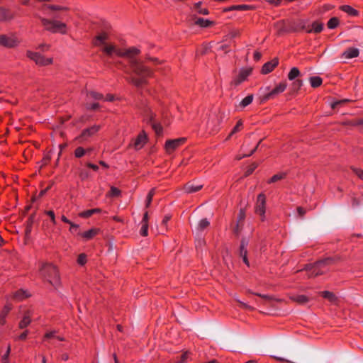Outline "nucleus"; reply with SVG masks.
<instances>
[{"mask_svg": "<svg viewBox=\"0 0 363 363\" xmlns=\"http://www.w3.org/2000/svg\"><path fill=\"white\" fill-rule=\"evenodd\" d=\"M102 99H104V96L100 93L91 91L86 94V101Z\"/></svg>", "mask_w": 363, "mask_h": 363, "instance_id": "obj_24", "label": "nucleus"}, {"mask_svg": "<svg viewBox=\"0 0 363 363\" xmlns=\"http://www.w3.org/2000/svg\"><path fill=\"white\" fill-rule=\"evenodd\" d=\"M297 212L300 216H303L306 213V210L302 207H298Z\"/></svg>", "mask_w": 363, "mask_h": 363, "instance_id": "obj_58", "label": "nucleus"}, {"mask_svg": "<svg viewBox=\"0 0 363 363\" xmlns=\"http://www.w3.org/2000/svg\"><path fill=\"white\" fill-rule=\"evenodd\" d=\"M286 174L284 172L274 174L269 181L268 183H274L285 178Z\"/></svg>", "mask_w": 363, "mask_h": 363, "instance_id": "obj_35", "label": "nucleus"}, {"mask_svg": "<svg viewBox=\"0 0 363 363\" xmlns=\"http://www.w3.org/2000/svg\"><path fill=\"white\" fill-rule=\"evenodd\" d=\"M100 129V125H94L88 128L84 129L81 135L77 138L80 142L87 140L89 138L96 134Z\"/></svg>", "mask_w": 363, "mask_h": 363, "instance_id": "obj_12", "label": "nucleus"}, {"mask_svg": "<svg viewBox=\"0 0 363 363\" xmlns=\"http://www.w3.org/2000/svg\"><path fill=\"white\" fill-rule=\"evenodd\" d=\"M186 141L185 138H179L173 140H168L164 144V149L167 153L171 154Z\"/></svg>", "mask_w": 363, "mask_h": 363, "instance_id": "obj_10", "label": "nucleus"}, {"mask_svg": "<svg viewBox=\"0 0 363 363\" xmlns=\"http://www.w3.org/2000/svg\"><path fill=\"white\" fill-rule=\"evenodd\" d=\"M265 211H266V196L264 194H259L257 198V202L255 204V212L257 215L261 217V220L263 221L265 219Z\"/></svg>", "mask_w": 363, "mask_h": 363, "instance_id": "obj_9", "label": "nucleus"}, {"mask_svg": "<svg viewBox=\"0 0 363 363\" xmlns=\"http://www.w3.org/2000/svg\"><path fill=\"white\" fill-rule=\"evenodd\" d=\"M148 233V223H141L140 233L142 236H147Z\"/></svg>", "mask_w": 363, "mask_h": 363, "instance_id": "obj_43", "label": "nucleus"}, {"mask_svg": "<svg viewBox=\"0 0 363 363\" xmlns=\"http://www.w3.org/2000/svg\"><path fill=\"white\" fill-rule=\"evenodd\" d=\"M45 214L50 217L52 223L55 225L56 223L55 213L52 211H45Z\"/></svg>", "mask_w": 363, "mask_h": 363, "instance_id": "obj_49", "label": "nucleus"}, {"mask_svg": "<svg viewBox=\"0 0 363 363\" xmlns=\"http://www.w3.org/2000/svg\"><path fill=\"white\" fill-rule=\"evenodd\" d=\"M311 86L313 88L320 86L322 84L323 80L320 77H311L310 78Z\"/></svg>", "mask_w": 363, "mask_h": 363, "instance_id": "obj_28", "label": "nucleus"}, {"mask_svg": "<svg viewBox=\"0 0 363 363\" xmlns=\"http://www.w3.org/2000/svg\"><path fill=\"white\" fill-rule=\"evenodd\" d=\"M300 74V71L297 67H293L288 74V79L291 81L294 80Z\"/></svg>", "mask_w": 363, "mask_h": 363, "instance_id": "obj_31", "label": "nucleus"}, {"mask_svg": "<svg viewBox=\"0 0 363 363\" xmlns=\"http://www.w3.org/2000/svg\"><path fill=\"white\" fill-rule=\"evenodd\" d=\"M28 335V330H25L19 336L15 337L16 340H24L27 338V336Z\"/></svg>", "mask_w": 363, "mask_h": 363, "instance_id": "obj_50", "label": "nucleus"}, {"mask_svg": "<svg viewBox=\"0 0 363 363\" xmlns=\"http://www.w3.org/2000/svg\"><path fill=\"white\" fill-rule=\"evenodd\" d=\"M87 166L92 169L94 171H97L99 169V167L96 164H92V163H88Z\"/></svg>", "mask_w": 363, "mask_h": 363, "instance_id": "obj_61", "label": "nucleus"}, {"mask_svg": "<svg viewBox=\"0 0 363 363\" xmlns=\"http://www.w3.org/2000/svg\"><path fill=\"white\" fill-rule=\"evenodd\" d=\"M313 29L310 28V24L306 21H300L292 28L294 31L305 30L308 33H319L323 29L322 23H315L313 25Z\"/></svg>", "mask_w": 363, "mask_h": 363, "instance_id": "obj_6", "label": "nucleus"}, {"mask_svg": "<svg viewBox=\"0 0 363 363\" xmlns=\"http://www.w3.org/2000/svg\"><path fill=\"white\" fill-rule=\"evenodd\" d=\"M257 168V164H252L250 169L247 171V174H250Z\"/></svg>", "mask_w": 363, "mask_h": 363, "instance_id": "obj_60", "label": "nucleus"}, {"mask_svg": "<svg viewBox=\"0 0 363 363\" xmlns=\"http://www.w3.org/2000/svg\"><path fill=\"white\" fill-rule=\"evenodd\" d=\"M41 23L45 29L52 33L65 34L67 33L66 24L58 21H51L45 18H41Z\"/></svg>", "mask_w": 363, "mask_h": 363, "instance_id": "obj_4", "label": "nucleus"}, {"mask_svg": "<svg viewBox=\"0 0 363 363\" xmlns=\"http://www.w3.org/2000/svg\"><path fill=\"white\" fill-rule=\"evenodd\" d=\"M70 225V229L69 230L71 232H74V230H77L79 228V225L77 224H74V223L71 222V223H69Z\"/></svg>", "mask_w": 363, "mask_h": 363, "instance_id": "obj_56", "label": "nucleus"}, {"mask_svg": "<svg viewBox=\"0 0 363 363\" xmlns=\"http://www.w3.org/2000/svg\"><path fill=\"white\" fill-rule=\"evenodd\" d=\"M242 125V122L241 121H239L236 125L233 128V130L231 131V133H230V135L229 137H230L231 135H233V134H235V133L240 131L241 127Z\"/></svg>", "mask_w": 363, "mask_h": 363, "instance_id": "obj_45", "label": "nucleus"}, {"mask_svg": "<svg viewBox=\"0 0 363 363\" xmlns=\"http://www.w3.org/2000/svg\"><path fill=\"white\" fill-rule=\"evenodd\" d=\"M352 172L361 179L363 180V169L359 168L353 167L352 168Z\"/></svg>", "mask_w": 363, "mask_h": 363, "instance_id": "obj_47", "label": "nucleus"}, {"mask_svg": "<svg viewBox=\"0 0 363 363\" xmlns=\"http://www.w3.org/2000/svg\"><path fill=\"white\" fill-rule=\"evenodd\" d=\"M341 10L352 16L358 15V11L349 5L342 6Z\"/></svg>", "mask_w": 363, "mask_h": 363, "instance_id": "obj_26", "label": "nucleus"}, {"mask_svg": "<svg viewBox=\"0 0 363 363\" xmlns=\"http://www.w3.org/2000/svg\"><path fill=\"white\" fill-rule=\"evenodd\" d=\"M10 353H11V345H9L6 352L1 356V363H9Z\"/></svg>", "mask_w": 363, "mask_h": 363, "instance_id": "obj_34", "label": "nucleus"}, {"mask_svg": "<svg viewBox=\"0 0 363 363\" xmlns=\"http://www.w3.org/2000/svg\"><path fill=\"white\" fill-rule=\"evenodd\" d=\"M32 315L33 312L30 310H28L26 312H25L22 320L19 322V328L23 329L30 325L31 323Z\"/></svg>", "mask_w": 363, "mask_h": 363, "instance_id": "obj_15", "label": "nucleus"}, {"mask_svg": "<svg viewBox=\"0 0 363 363\" xmlns=\"http://www.w3.org/2000/svg\"><path fill=\"white\" fill-rule=\"evenodd\" d=\"M51 340H56L58 341H64L63 337L57 335L56 330H51L47 332L43 336V341H50Z\"/></svg>", "mask_w": 363, "mask_h": 363, "instance_id": "obj_18", "label": "nucleus"}, {"mask_svg": "<svg viewBox=\"0 0 363 363\" xmlns=\"http://www.w3.org/2000/svg\"><path fill=\"white\" fill-rule=\"evenodd\" d=\"M21 43V40L16 33L0 35V45L6 48H15Z\"/></svg>", "mask_w": 363, "mask_h": 363, "instance_id": "obj_5", "label": "nucleus"}, {"mask_svg": "<svg viewBox=\"0 0 363 363\" xmlns=\"http://www.w3.org/2000/svg\"><path fill=\"white\" fill-rule=\"evenodd\" d=\"M209 224L210 223L206 218L201 219L199 223L198 228L200 230H203L209 225Z\"/></svg>", "mask_w": 363, "mask_h": 363, "instance_id": "obj_39", "label": "nucleus"}, {"mask_svg": "<svg viewBox=\"0 0 363 363\" xmlns=\"http://www.w3.org/2000/svg\"><path fill=\"white\" fill-rule=\"evenodd\" d=\"M143 116L145 120L151 123L152 127L157 135L162 133V127L160 123L155 121V113L152 111L150 108L146 107L143 111Z\"/></svg>", "mask_w": 363, "mask_h": 363, "instance_id": "obj_8", "label": "nucleus"}, {"mask_svg": "<svg viewBox=\"0 0 363 363\" xmlns=\"http://www.w3.org/2000/svg\"><path fill=\"white\" fill-rule=\"evenodd\" d=\"M147 142V136L144 132L140 133L134 141L133 146L136 150L141 149Z\"/></svg>", "mask_w": 363, "mask_h": 363, "instance_id": "obj_16", "label": "nucleus"}, {"mask_svg": "<svg viewBox=\"0 0 363 363\" xmlns=\"http://www.w3.org/2000/svg\"><path fill=\"white\" fill-rule=\"evenodd\" d=\"M290 300L300 305H303L310 301V298L303 294H291L289 296Z\"/></svg>", "mask_w": 363, "mask_h": 363, "instance_id": "obj_17", "label": "nucleus"}, {"mask_svg": "<svg viewBox=\"0 0 363 363\" xmlns=\"http://www.w3.org/2000/svg\"><path fill=\"white\" fill-rule=\"evenodd\" d=\"M201 3H197L195 4V11L202 14V15H208V10L206 8H202Z\"/></svg>", "mask_w": 363, "mask_h": 363, "instance_id": "obj_36", "label": "nucleus"}, {"mask_svg": "<svg viewBox=\"0 0 363 363\" xmlns=\"http://www.w3.org/2000/svg\"><path fill=\"white\" fill-rule=\"evenodd\" d=\"M252 72L251 68H245L240 69L238 75L233 79V84L237 86L245 81Z\"/></svg>", "mask_w": 363, "mask_h": 363, "instance_id": "obj_13", "label": "nucleus"}, {"mask_svg": "<svg viewBox=\"0 0 363 363\" xmlns=\"http://www.w3.org/2000/svg\"><path fill=\"white\" fill-rule=\"evenodd\" d=\"M101 210L100 208H93V209H89V210L82 211L79 215L82 218H89L94 213H101Z\"/></svg>", "mask_w": 363, "mask_h": 363, "instance_id": "obj_25", "label": "nucleus"}, {"mask_svg": "<svg viewBox=\"0 0 363 363\" xmlns=\"http://www.w3.org/2000/svg\"><path fill=\"white\" fill-rule=\"evenodd\" d=\"M88 150L84 149L82 147H78L74 151V155L77 158L83 157Z\"/></svg>", "mask_w": 363, "mask_h": 363, "instance_id": "obj_40", "label": "nucleus"}, {"mask_svg": "<svg viewBox=\"0 0 363 363\" xmlns=\"http://www.w3.org/2000/svg\"><path fill=\"white\" fill-rule=\"evenodd\" d=\"M253 98L254 97L252 94L247 96L240 101L239 106L242 108H245L252 102Z\"/></svg>", "mask_w": 363, "mask_h": 363, "instance_id": "obj_30", "label": "nucleus"}, {"mask_svg": "<svg viewBox=\"0 0 363 363\" xmlns=\"http://www.w3.org/2000/svg\"><path fill=\"white\" fill-rule=\"evenodd\" d=\"M104 99L106 101H113L114 100V96L112 94H107Z\"/></svg>", "mask_w": 363, "mask_h": 363, "instance_id": "obj_59", "label": "nucleus"}, {"mask_svg": "<svg viewBox=\"0 0 363 363\" xmlns=\"http://www.w3.org/2000/svg\"><path fill=\"white\" fill-rule=\"evenodd\" d=\"M339 24V20L337 18L333 17L331 18L328 22V27L330 29L335 28Z\"/></svg>", "mask_w": 363, "mask_h": 363, "instance_id": "obj_37", "label": "nucleus"}, {"mask_svg": "<svg viewBox=\"0 0 363 363\" xmlns=\"http://www.w3.org/2000/svg\"><path fill=\"white\" fill-rule=\"evenodd\" d=\"M12 16L9 13V10L0 7V21H6L11 19Z\"/></svg>", "mask_w": 363, "mask_h": 363, "instance_id": "obj_27", "label": "nucleus"}, {"mask_svg": "<svg viewBox=\"0 0 363 363\" xmlns=\"http://www.w3.org/2000/svg\"><path fill=\"white\" fill-rule=\"evenodd\" d=\"M359 52L357 48H350L343 52L342 56L345 59H352L357 57L359 55Z\"/></svg>", "mask_w": 363, "mask_h": 363, "instance_id": "obj_20", "label": "nucleus"}, {"mask_svg": "<svg viewBox=\"0 0 363 363\" xmlns=\"http://www.w3.org/2000/svg\"><path fill=\"white\" fill-rule=\"evenodd\" d=\"M203 187L202 184L195 185L193 183H188L184 186V191L188 194L194 193L201 190Z\"/></svg>", "mask_w": 363, "mask_h": 363, "instance_id": "obj_22", "label": "nucleus"}, {"mask_svg": "<svg viewBox=\"0 0 363 363\" xmlns=\"http://www.w3.org/2000/svg\"><path fill=\"white\" fill-rule=\"evenodd\" d=\"M29 296H30L29 292L24 289H19L13 294V298L18 301H23Z\"/></svg>", "mask_w": 363, "mask_h": 363, "instance_id": "obj_19", "label": "nucleus"}, {"mask_svg": "<svg viewBox=\"0 0 363 363\" xmlns=\"http://www.w3.org/2000/svg\"><path fill=\"white\" fill-rule=\"evenodd\" d=\"M86 108L89 110H96L99 107V104L98 103H89V101L86 103Z\"/></svg>", "mask_w": 363, "mask_h": 363, "instance_id": "obj_46", "label": "nucleus"}, {"mask_svg": "<svg viewBox=\"0 0 363 363\" xmlns=\"http://www.w3.org/2000/svg\"><path fill=\"white\" fill-rule=\"evenodd\" d=\"M188 357H189V353L187 352L183 353L180 357V359L178 360L177 362V363H186Z\"/></svg>", "mask_w": 363, "mask_h": 363, "instance_id": "obj_51", "label": "nucleus"}, {"mask_svg": "<svg viewBox=\"0 0 363 363\" xmlns=\"http://www.w3.org/2000/svg\"><path fill=\"white\" fill-rule=\"evenodd\" d=\"M120 194H121V191L118 188L114 187V186L111 187L110 191L108 193L109 196H112V197L118 196Z\"/></svg>", "mask_w": 363, "mask_h": 363, "instance_id": "obj_42", "label": "nucleus"}, {"mask_svg": "<svg viewBox=\"0 0 363 363\" xmlns=\"http://www.w3.org/2000/svg\"><path fill=\"white\" fill-rule=\"evenodd\" d=\"M40 274L52 286L57 287L60 285V279L57 268L51 263H41L39 268Z\"/></svg>", "mask_w": 363, "mask_h": 363, "instance_id": "obj_2", "label": "nucleus"}, {"mask_svg": "<svg viewBox=\"0 0 363 363\" xmlns=\"http://www.w3.org/2000/svg\"><path fill=\"white\" fill-rule=\"evenodd\" d=\"M257 147H258V145H257L248 154H245L242 156H238L237 157V160H241L244 157H249V156L252 155L255 152V150H257Z\"/></svg>", "mask_w": 363, "mask_h": 363, "instance_id": "obj_53", "label": "nucleus"}, {"mask_svg": "<svg viewBox=\"0 0 363 363\" xmlns=\"http://www.w3.org/2000/svg\"><path fill=\"white\" fill-rule=\"evenodd\" d=\"M86 262V256L85 254L84 253H82L80 254L79 256H78V258H77V263L79 264V265H84L85 264Z\"/></svg>", "mask_w": 363, "mask_h": 363, "instance_id": "obj_44", "label": "nucleus"}, {"mask_svg": "<svg viewBox=\"0 0 363 363\" xmlns=\"http://www.w3.org/2000/svg\"><path fill=\"white\" fill-rule=\"evenodd\" d=\"M155 189H152L149 193L147 194V196L146 197V200H145V206L146 207H149L152 201V198L155 195Z\"/></svg>", "mask_w": 363, "mask_h": 363, "instance_id": "obj_38", "label": "nucleus"}, {"mask_svg": "<svg viewBox=\"0 0 363 363\" xmlns=\"http://www.w3.org/2000/svg\"><path fill=\"white\" fill-rule=\"evenodd\" d=\"M302 86H303V82H302V80H300V79L295 80L292 84V86L294 90L299 89Z\"/></svg>", "mask_w": 363, "mask_h": 363, "instance_id": "obj_48", "label": "nucleus"}, {"mask_svg": "<svg viewBox=\"0 0 363 363\" xmlns=\"http://www.w3.org/2000/svg\"><path fill=\"white\" fill-rule=\"evenodd\" d=\"M195 23L196 25L203 28L208 27L212 23L211 21L202 18H197Z\"/></svg>", "mask_w": 363, "mask_h": 363, "instance_id": "obj_32", "label": "nucleus"}, {"mask_svg": "<svg viewBox=\"0 0 363 363\" xmlns=\"http://www.w3.org/2000/svg\"><path fill=\"white\" fill-rule=\"evenodd\" d=\"M348 124L353 125V126L363 125V118L350 121L348 123Z\"/></svg>", "mask_w": 363, "mask_h": 363, "instance_id": "obj_52", "label": "nucleus"}, {"mask_svg": "<svg viewBox=\"0 0 363 363\" xmlns=\"http://www.w3.org/2000/svg\"><path fill=\"white\" fill-rule=\"evenodd\" d=\"M320 294H321V296H322L323 298H325L328 299V301H330V302H333H333H335V301H336V299H337V298H336L335 295L333 293L330 292V291H322V292H320Z\"/></svg>", "mask_w": 363, "mask_h": 363, "instance_id": "obj_29", "label": "nucleus"}, {"mask_svg": "<svg viewBox=\"0 0 363 363\" xmlns=\"http://www.w3.org/2000/svg\"><path fill=\"white\" fill-rule=\"evenodd\" d=\"M26 56L38 66H47L52 63V58L45 57L39 52L27 51Z\"/></svg>", "mask_w": 363, "mask_h": 363, "instance_id": "obj_7", "label": "nucleus"}, {"mask_svg": "<svg viewBox=\"0 0 363 363\" xmlns=\"http://www.w3.org/2000/svg\"><path fill=\"white\" fill-rule=\"evenodd\" d=\"M287 84L286 82H282L277 85L270 92L266 94L263 96V100L267 101L272 99L275 95L279 94L285 91Z\"/></svg>", "mask_w": 363, "mask_h": 363, "instance_id": "obj_11", "label": "nucleus"}, {"mask_svg": "<svg viewBox=\"0 0 363 363\" xmlns=\"http://www.w3.org/2000/svg\"><path fill=\"white\" fill-rule=\"evenodd\" d=\"M248 9V6L247 5H234L230 6L228 10V11H244Z\"/></svg>", "mask_w": 363, "mask_h": 363, "instance_id": "obj_41", "label": "nucleus"}, {"mask_svg": "<svg viewBox=\"0 0 363 363\" xmlns=\"http://www.w3.org/2000/svg\"><path fill=\"white\" fill-rule=\"evenodd\" d=\"M333 263L332 258H327L320 260L313 264L307 267L309 277H316L321 275L330 269V265Z\"/></svg>", "mask_w": 363, "mask_h": 363, "instance_id": "obj_3", "label": "nucleus"}, {"mask_svg": "<svg viewBox=\"0 0 363 363\" xmlns=\"http://www.w3.org/2000/svg\"><path fill=\"white\" fill-rule=\"evenodd\" d=\"M347 101V99H345V100H340V101H335L333 102L332 104H331V106L333 108H336L339 104H342V103H345Z\"/></svg>", "mask_w": 363, "mask_h": 363, "instance_id": "obj_55", "label": "nucleus"}, {"mask_svg": "<svg viewBox=\"0 0 363 363\" xmlns=\"http://www.w3.org/2000/svg\"><path fill=\"white\" fill-rule=\"evenodd\" d=\"M49 8H50V9H52V10H62V9H66V8L60 7V6H49Z\"/></svg>", "mask_w": 363, "mask_h": 363, "instance_id": "obj_62", "label": "nucleus"}, {"mask_svg": "<svg viewBox=\"0 0 363 363\" xmlns=\"http://www.w3.org/2000/svg\"><path fill=\"white\" fill-rule=\"evenodd\" d=\"M261 57V54L258 52H255V54H254V58L256 60H259Z\"/></svg>", "mask_w": 363, "mask_h": 363, "instance_id": "obj_64", "label": "nucleus"}, {"mask_svg": "<svg viewBox=\"0 0 363 363\" xmlns=\"http://www.w3.org/2000/svg\"><path fill=\"white\" fill-rule=\"evenodd\" d=\"M170 220L169 216H165L162 220V224L166 225V223Z\"/></svg>", "mask_w": 363, "mask_h": 363, "instance_id": "obj_63", "label": "nucleus"}, {"mask_svg": "<svg viewBox=\"0 0 363 363\" xmlns=\"http://www.w3.org/2000/svg\"><path fill=\"white\" fill-rule=\"evenodd\" d=\"M92 44L108 56L116 55L119 57H128L133 58L137 55L140 50L134 47L122 49L117 47L111 40V28L108 24L98 30L93 38ZM130 69L132 74L130 77V82L136 86H141L147 82V79L152 75V71L145 66L142 62L135 59L130 60Z\"/></svg>", "mask_w": 363, "mask_h": 363, "instance_id": "obj_1", "label": "nucleus"}, {"mask_svg": "<svg viewBox=\"0 0 363 363\" xmlns=\"http://www.w3.org/2000/svg\"><path fill=\"white\" fill-rule=\"evenodd\" d=\"M278 65V62L277 60H273L271 62H266L262 68V72L263 74H268L271 72Z\"/></svg>", "mask_w": 363, "mask_h": 363, "instance_id": "obj_21", "label": "nucleus"}, {"mask_svg": "<svg viewBox=\"0 0 363 363\" xmlns=\"http://www.w3.org/2000/svg\"><path fill=\"white\" fill-rule=\"evenodd\" d=\"M141 223H148V213L145 212L143 215Z\"/></svg>", "mask_w": 363, "mask_h": 363, "instance_id": "obj_57", "label": "nucleus"}, {"mask_svg": "<svg viewBox=\"0 0 363 363\" xmlns=\"http://www.w3.org/2000/svg\"><path fill=\"white\" fill-rule=\"evenodd\" d=\"M247 245H248V241L245 239H242L241 240L240 247V257H242L244 263L246 265L249 266V262H248L247 257Z\"/></svg>", "mask_w": 363, "mask_h": 363, "instance_id": "obj_14", "label": "nucleus"}, {"mask_svg": "<svg viewBox=\"0 0 363 363\" xmlns=\"http://www.w3.org/2000/svg\"><path fill=\"white\" fill-rule=\"evenodd\" d=\"M13 306L11 303H7L4 308H2L1 311L0 312V316L1 317H6L11 310L12 309Z\"/></svg>", "mask_w": 363, "mask_h": 363, "instance_id": "obj_33", "label": "nucleus"}, {"mask_svg": "<svg viewBox=\"0 0 363 363\" xmlns=\"http://www.w3.org/2000/svg\"><path fill=\"white\" fill-rule=\"evenodd\" d=\"M240 35V31L238 30H231L229 34L228 35V36L230 38H234L237 36H238Z\"/></svg>", "mask_w": 363, "mask_h": 363, "instance_id": "obj_54", "label": "nucleus"}, {"mask_svg": "<svg viewBox=\"0 0 363 363\" xmlns=\"http://www.w3.org/2000/svg\"><path fill=\"white\" fill-rule=\"evenodd\" d=\"M98 233L99 230L97 228H91L87 231L84 232L80 235L84 239L88 240L93 238L95 235L98 234Z\"/></svg>", "mask_w": 363, "mask_h": 363, "instance_id": "obj_23", "label": "nucleus"}]
</instances>
